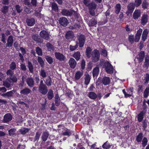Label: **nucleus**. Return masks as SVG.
Listing matches in <instances>:
<instances>
[{"instance_id": "obj_1", "label": "nucleus", "mask_w": 149, "mask_h": 149, "mask_svg": "<svg viewBox=\"0 0 149 149\" xmlns=\"http://www.w3.org/2000/svg\"><path fill=\"white\" fill-rule=\"evenodd\" d=\"M83 3L88 7L90 14L92 16L95 15V10L97 8V5L90 0H83Z\"/></svg>"}, {"instance_id": "obj_2", "label": "nucleus", "mask_w": 149, "mask_h": 149, "mask_svg": "<svg viewBox=\"0 0 149 149\" xmlns=\"http://www.w3.org/2000/svg\"><path fill=\"white\" fill-rule=\"evenodd\" d=\"M38 88L39 93L43 95L46 94L48 92V87L42 80H41Z\"/></svg>"}, {"instance_id": "obj_3", "label": "nucleus", "mask_w": 149, "mask_h": 149, "mask_svg": "<svg viewBox=\"0 0 149 149\" xmlns=\"http://www.w3.org/2000/svg\"><path fill=\"white\" fill-rule=\"evenodd\" d=\"M100 54L99 51L95 49L93 52L91 57L92 61L93 63H96L99 60Z\"/></svg>"}, {"instance_id": "obj_4", "label": "nucleus", "mask_w": 149, "mask_h": 149, "mask_svg": "<svg viewBox=\"0 0 149 149\" xmlns=\"http://www.w3.org/2000/svg\"><path fill=\"white\" fill-rule=\"evenodd\" d=\"M108 9L107 11L104 13L106 17H104L103 20L100 22L101 25H103L107 23L108 21V18L107 17V16H109L110 14V9L111 8V6L110 5L107 6Z\"/></svg>"}, {"instance_id": "obj_5", "label": "nucleus", "mask_w": 149, "mask_h": 149, "mask_svg": "<svg viewBox=\"0 0 149 149\" xmlns=\"http://www.w3.org/2000/svg\"><path fill=\"white\" fill-rule=\"evenodd\" d=\"M78 40L79 42V46L80 47H83L85 43L86 37L84 35L81 34L78 37Z\"/></svg>"}, {"instance_id": "obj_6", "label": "nucleus", "mask_w": 149, "mask_h": 149, "mask_svg": "<svg viewBox=\"0 0 149 149\" xmlns=\"http://www.w3.org/2000/svg\"><path fill=\"white\" fill-rule=\"evenodd\" d=\"M104 65H106L105 70L107 73L109 74H112L113 72V68L111 65L108 61L105 62Z\"/></svg>"}, {"instance_id": "obj_7", "label": "nucleus", "mask_w": 149, "mask_h": 149, "mask_svg": "<svg viewBox=\"0 0 149 149\" xmlns=\"http://www.w3.org/2000/svg\"><path fill=\"white\" fill-rule=\"evenodd\" d=\"M147 110L146 108H143V110L140 111V113L137 116L138 120L139 122H141L143 120L144 116L146 113Z\"/></svg>"}, {"instance_id": "obj_8", "label": "nucleus", "mask_w": 149, "mask_h": 149, "mask_svg": "<svg viewBox=\"0 0 149 149\" xmlns=\"http://www.w3.org/2000/svg\"><path fill=\"white\" fill-rule=\"evenodd\" d=\"M135 4L134 3H131L129 4L127 6V10L126 12L127 15L131 14L134 9Z\"/></svg>"}, {"instance_id": "obj_9", "label": "nucleus", "mask_w": 149, "mask_h": 149, "mask_svg": "<svg viewBox=\"0 0 149 149\" xmlns=\"http://www.w3.org/2000/svg\"><path fill=\"white\" fill-rule=\"evenodd\" d=\"M40 35L42 38L45 40H48L49 38V34L46 31L44 30L41 31L40 32Z\"/></svg>"}, {"instance_id": "obj_10", "label": "nucleus", "mask_w": 149, "mask_h": 149, "mask_svg": "<svg viewBox=\"0 0 149 149\" xmlns=\"http://www.w3.org/2000/svg\"><path fill=\"white\" fill-rule=\"evenodd\" d=\"M59 22L61 25L64 26H66L69 23L67 19L65 17L60 18Z\"/></svg>"}, {"instance_id": "obj_11", "label": "nucleus", "mask_w": 149, "mask_h": 149, "mask_svg": "<svg viewBox=\"0 0 149 149\" xmlns=\"http://www.w3.org/2000/svg\"><path fill=\"white\" fill-rule=\"evenodd\" d=\"M55 55L56 58L60 61H64L65 58V56L63 54L59 52H55Z\"/></svg>"}, {"instance_id": "obj_12", "label": "nucleus", "mask_w": 149, "mask_h": 149, "mask_svg": "<svg viewBox=\"0 0 149 149\" xmlns=\"http://www.w3.org/2000/svg\"><path fill=\"white\" fill-rule=\"evenodd\" d=\"M145 56V53L144 51H141L138 54L137 59L139 63L142 62L144 60Z\"/></svg>"}, {"instance_id": "obj_13", "label": "nucleus", "mask_w": 149, "mask_h": 149, "mask_svg": "<svg viewBox=\"0 0 149 149\" xmlns=\"http://www.w3.org/2000/svg\"><path fill=\"white\" fill-rule=\"evenodd\" d=\"M141 13L140 10H136L133 14V19L135 20L138 19L141 16Z\"/></svg>"}, {"instance_id": "obj_14", "label": "nucleus", "mask_w": 149, "mask_h": 149, "mask_svg": "<svg viewBox=\"0 0 149 149\" xmlns=\"http://www.w3.org/2000/svg\"><path fill=\"white\" fill-rule=\"evenodd\" d=\"M148 15L147 14H143L141 19V23L143 25H145L148 22Z\"/></svg>"}, {"instance_id": "obj_15", "label": "nucleus", "mask_w": 149, "mask_h": 149, "mask_svg": "<svg viewBox=\"0 0 149 149\" xmlns=\"http://www.w3.org/2000/svg\"><path fill=\"white\" fill-rule=\"evenodd\" d=\"M149 33V31L147 29H145L143 30L141 36L142 41L144 42L146 39Z\"/></svg>"}, {"instance_id": "obj_16", "label": "nucleus", "mask_w": 149, "mask_h": 149, "mask_svg": "<svg viewBox=\"0 0 149 149\" xmlns=\"http://www.w3.org/2000/svg\"><path fill=\"white\" fill-rule=\"evenodd\" d=\"M12 117L11 114L8 113L6 114L3 117V122L7 123L10 121L12 119Z\"/></svg>"}, {"instance_id": "obj_17", "label": "nucleus", "mask_w": 149, "mask_h": 149, "mask_svg": "<svg viewBox=\"0 0 149 149\" xmlns=\"http://www.w3.org/2000/svg\"><path fill=\"white\" fill-rule=\"evenodd\" d=\"M74 37V34L72 31H67L65 35V38L67 40L72 39Z\"/></svg>"}, {"instance_id": "obj_18", "label": "nucleus", "mask_w": 149, "mask_h": 149, "mask_svg": "<svg viewBox=\"0 0 149 149\" xmlns=\"http://www.w3.org/2000/svg\"><path fill=\"white\" fill-rule=\"evenodd\" d=\"M61 13L64 16H71L73 12L68 10L64 9L62 10Z\"/></svg>"}, {"instance_id": "obj_19", "label": "nucleus", "mask_w": 149, "mask_h": 149, "mask_svg": "<svg viewBox=\"0 0 149 149\" xmlns=\"http://www.w3.org/2000/svg\"><path fill=\"white\" fill-rule=\"evenodd\" d=\"M3 85L8 88H9L11 87L12 81H10L8 78H7L6 80L3 82Z\"/></svg>"}, {"instance_id": "obj_20", "label": "nucleus", "mask_w": 149, "mask_h": 149, "mask_svg": "<svg viewBox=\"0 0 149 149\" xmlns=\"http://www.w3.org/2000/svg\"><path fill=\"white\" fill-rule=\"evenodd\" d=\"M69 63L71 68L74 69L75 67L76 63L74 58H70L69 60Z\"/></svg>"}, {"instance_id": "obj_21", "label": "nucleus", "mask_w": 149, "mask_h": 149, "mask_svg": "<svg viewBox=\"0 0 149 149\" xmlns=\"http://www.w3.org/2000/svg\"><path fill=\"white\" fill-rule=\"evenodd\" d=\"M26 22L28 26H31L35 24V20L33 18H28L26 19Z\"/></svg>"}, {"instance_id": "obj_22", "label": "nucleus", "mask_w": 149, "mask_h": 149, "mask_svg": "<svg viewBox=\"0 0 149 149\" xmlns=\"http://www.w3.org/2000/svg\"><path fill=\"white\" fill-rule=\"evenodd\" d=\"M110 82V80L109 77H105L103 78L102 83L104 85H109Z\"/></svg>"}, {"instance_id": "obj_23", "label": "nucleus", "mask_w": 149, "mask_h": 149, "mask_svg": "<svg viewBox=\"0 0 149 149\" xmlns=\"http://www.w3.org/2000/svg\"><path fill=\"white\" fill-rule=\"evenodd\" d=\"M100 72L99 68L98 67H95L93 68L92 74L93 77L96 78L98 76Z\"/></svg>"}, {"instance_id": "obj_24", "label": "nucleus", "mask_w": 149, "mask_h": 149, "mask_svg": "<svg viewBox=\"0 0 149 149\" xmlns=\"http://www.w3.org/2000/svg\"><path fill=\"white\" fill-rule=\"evenodd\" d=\"M26 83L30 87H33L34 85V80L32 77L28 78L26 81Z\"/></svg>"}, {"instance_id": "obj_25", "label": "nucleus", "mask_w": 149, "mask_h": 149, "mask_svg": "<svg viewBox=\"0 0 149 149\" xmlns=\"http://www.w3.org/2000/svg\"><path fill=\"white\" fill-rule=\"evenodd\" d=\"M143 135L142 132H140L136 136V141L138 143L140 142L143 139Z\"/></svg>"}, {"instance_id": "obj_26", "label": "nucleus", "mask_w": 149, "mask_h": 149, "mask_svg": "<svg viewBox=\"0 0 149 149\" xmlns=\"http://www.w3.org/2000/svg\"><path fill=\"white\" fill-rule=\"evenodd\" d=\"M88 97L91 99L95 100L97 97V95L93 92H89L88 95Z\"/></svg>"}, {"instance_id": "obj_27", "label": "nucleus", "mask_w": 149, "mask_h": 149, "mask_svg": "<svg viewBox=\"0 0 149 149\" xmlns=\"http://www.w3.org/2000/svg\"><path fill=\"white\" fill-rule=\"evenodd\" d=\"M54 92L51 89H49L47 92V97L49 100H52L54 97Z\"/></svg>"}, {"instance_id": "obj_28", "label": "nucleus", "mask_w": 149, "mask_h": 149, "mask_svg": "<svg viewBox=\"0 0 149 149\" xmlns=\"http://www.w3.org/2000/svg\"><path fill=\"white\" fill-rule=\"evenodd\" d=\"M31 92V90L30 89L27 88H25L20 91V93L21 94L26 95L30 93Z\"/></svg>"}, {"instance_id": "obj_29", "label": "nucleus", "mask_w": 149, "mask_h": 149, "mask_svg": "<svg viewBox=\"0 0 149 149\" xmlns=\"http://www.w3.org/2000/svg\"><path fill=\"white\" fill-rule=\"evenodd\" d=\"M92 49L90 47H87L85 53L87 57L90 58L91 57Z\"/></svg>"}, {"instance_id": "obj_30", "label": "nucleus", "mask_w": 149, "mask_h": 149, "mask_svg": "<svg viewBox=\"0 0 149 149\" xmlns=\"http://www.w3.org/2000/svg\"><path fill=\"white\" fill-rule=\"evenodd\" d=\"M45 84L47 86H51L52 83V78L50 76H48L45 81Z\"/></svg>"}, {"instance_id": "obj_31", "label": "nucleus", "mask_w": 149, "mask_h": 149, "mask_svg": "<svg viewBox=\"0 0 149 149\" xmlns=\"http://www.w3.org/2000/svg\"><path fill=\"white\" fill-rule=\"evenodd\" d=\"M83 74V73L82 72L79 71L76 72L74 78L76 80H78L82 76Z\"/></svg>"}, {"instance_id": "obj_32", "label": "nucleus", "mask_w": 149, "mask_h": 149, "mask_svg": "<svg viewBox=\"0 0 149 149\" xmlns=\"http://www.w3.org/2000/svg\"><path fill=\"white\" fill-rule=\"evenodd\" d=\"M49 135V133L47 132H44L42 134V138L43 141H45L47 139Z\"/></svg>"}, {"instance_id": "obj_33", "label": "nucleus", "mask_w": 149, "mask_h": 149, "mask_svg": "<svg viewBox=\"0 0 149 149\" xmlns=\"http://www.w3.org/2000/svg\"><path fill=\"white\" fill-rule=\"evenodd\" d=\"M28 67L29 70L31 73H33V66L31 62L28 61Z\"/></svg>"}, {"instance_id": "obj_34", "label": "nucleus", "mask_w": 149, "mask_h": 149, "mask_svg": "<svg viewBox=\"0 0 149 149\" xmlns=\"http://www.w3.org/2000/svg\"><path fill=\"white\" fill-rule=\"evenodd\" d=\"M8 6L5 5L3 6L1 9V11L3 14H6L8 12Z\"/></svg>"}, {"instance_id": "obj_35", "label": "nucleus", "mask_w": 149, "mask_h": 149, "mask_svg": "<svg viewBox=\"0 0 149 149\" xmlns=\"http://www.w3.org/2000/svg\"><path fill=\"white\" fill-rule=\"evenodd\" d=\"M121 9V6L120 3L117 4L115 6V13L118 14Z\"/></svg>"}, {"instance_id": "obj_36", "label": "nucleus", "mask_w": 149, "mask_h": 149, "mask_svg": "<svg viewBox=\"0 0 149 149\" xmlns=\"http://www.w3.org/2000/svg\"><path fill=\"white\" fill-rule=\"evenodd\" d=\"M38 61L42 68L44 67L45 62L41 57L38 56L37 58Z\"/></svg>"}, {"instance_id": "obj_37", "label": "nucleus", "mask_w": 149, "mask_h": 149, "mask_svg": "<svg viewBox=\"0 0 149 149\" xmlns=\"http://www.w3.org/2000/svg\"><path fill=\"white\" fill-rule=\"evenodd\" d=\"M73 56L77 61H79L80 58L81 54L80 52L79 51L75 52L73 54Z\"/></svg>"}, {"instance_id": "obj_38", "label": "nucleus", "mask_w": 149, "mask_h": 149, "mask_svg": "<svg viewBox=\"0 0 149 149\" xmlns=\"http://www.w3.org/2000/svg\"><path fill=\"white\" fill-rule=\"evenodd\" d=\"M84 83L86 85H88L90 81L91 77L90 75L88 74H87L86 75L85 77Z\"/></svg>"}, {"instance_id": "obj_39", "label": "nucleus", "mask_w": 149, "mask_h": 149, "mask_svg": "<svg viewBox=\"0 0 149 149\" xmlns=\"http://www.w3.org/2000/svg\"><path fill=\"white\" fill-rule=\"evenodd\" d=\"M32 38L34 41L38 43H41L42 42L40 38H38V35L35 34L33 35L32 36Z\"/></svg>"}, {"instance_id": "obj_40", "label": "nucleus", "mask_w": 149, "mask_h": 149, "mask_svg": "<svg viewBox=\"0 0 149 149\" xmlns=\"http://www.w3.org/2000/svg\"><path fill=\"white\" fill-rule=\"evenodd\" d=\"M46 46L48 50L49 51H51V50L54 51V50L55 48L54 46L49 42L47 43Z\"/></svg>"}, {"instance_id": "obj_41", "label": "nucleus", "mask_w": 149, "mask_h": 149, "mask_svg": "<svg viewBox=\"0 0 149 149\" xmlns=\"http://www.w3.org/2000/svg\"><path fill=\"white\" fill-rule=\"evenodd\" d=\"M36 51L38 56H42V55L43 52L42 49L39 47H36Z\"/></svg>"}, {"instance_id": "obj_42", "label": "nucleus", "mask_w": 149, "mask_h": 149, "mask_svg": "<svg viewBox=\"0 0 149 149\" xmlns=\"http://www.w3.org/2000/svg\"><path fill=\"white\" fill-rule=\"evenodd\" d=\"M108 141H107L102 145L103 148L105 149H109L111 148V145L110 143H108Z\"/></svg>"}, {"instance_id": "obj_43", "label": "nucleus", "mask_w": 149, "mask_h": 149, "mask_svg": "<svg viewBox=\"0 0 149 149\" xmlns=\"http://www.w3.org/2000/svg\"><path fill=\"white\" fill-rule=\"evenodd\" d=\"M40 76L42 77V78H45L47 77V74L45 71L43 69H41L39 71Z\"/></svg>"}, {"instance_id": "obj_44", "label": "nucleus", "mask_w": 149, "mask_h": 149, "mask_svg": "<svg viewBox=\"0 0 149 149\" xmlns=\"http://www.w3.org/2000/svg\"><path fill=\"white\" fill-rule=\"evenodd\" d=\"M72 134V131L69 129H67L65 132L62 133L63 135L69 137Z\"/></svg>"}, {"instance_id": "obj_45", "label": "nucleus", "mask_w": 149, "mask_h": 149, "mask_svg": "<svg viewBox=\"0 0 149 149\" xmlns=\"http://www.w3.org/2000/svg\"><path fill=\"white\" fill-rule=\"evenodd\" d=\"M29 129L26 127H23L19 130V132L23 135L25 134L26 133L29 132Z\"/></svg>"}, {"instance_id": "obj_46", "label": "nucleus", "mask_w": 149, "mask_h": 149, "mask_svg": "<svg viewBox=\"0 0 149 149\" xmlns=\"http://www.w3.org/2000/svg\"><path fill=\"white\" fill-rule=\"evenodd\" d=\"M143 96L145 98H147L149 94V84L148 87L146 88L143 93Z\"/></svg>"}, {"instance_id": "obj_47", "label": "nucleus", "mask_w": 149, "mask_h": 149, "mask_svg": "<svg viewBox=\"0 0 149 149\" xmlns=\"http://www.w3.org/2000/svg\"><path fill=\"white\" fill-rule=\"evenodd\" d=\"M45 58L49 64H52L53 62V58L50 56H46Z\"/></svg>"}, {"instance_id": "obj_48", "label": "nucleus", "mask_w": 149, "mask_h": 149, "mask_svg": "<svg viewBox=\"0 0 149 149\" xmlns=\"http://www.w3.org/2000/svg\"><path fill=\"white\" fill-rule=\"evenodd\" d=\"M14 7L17 13H20L22 12V9L20 6L19 5L17 4L14 6Z\"/></svg>"}, {"instance_id": "obj_49", "label": "nucleus", "mask_w": 149, "mask_h": 149, "mask_svg": "<svg viewBox=\"0 0 149 149\" xmlns=\"http://www.w3.org/2000/svg\"><path fill=\"white\" fill-rule=\"evenodd\" d=\"M52 9L55 12H58V8L57 4L54 3L52 5Z\"/></svg>"}, {"instance_id": "obj_50", "label": "nucleus", "mask_w": 149, "mask_h": 149, "mask_svg": "<svg viewBox=\"0 0 149 149\" xmlns=\"http://www.w3.org/2000/svg\"><path fill=\"white\" fill-rule=\"evenodd\" d=\"M8 78L10 81H11L12 83H16L17 81V79L16 76L15 75H13V76Z\"/></svg>"}, {"instance_id": "obj_51", "label": "nucleus", "mask_w": 149, "mask_h": 149, "mask_svg": "<svg viewBox=\"0 0 149 149\" xmlns=\"http://www.w3.org/2000/svg\"><path fill=\"white\" fill-rule=\"evenodd\" d=\"M144 83L145 84H147L148 83L149 81V74L146 73L145 75L144 79Z\"/></svg>"}, {"instance_id": "obj_52", "label": "nucleus", "mask_w": 149, "mask_h": 149, "mask_svg": "<svg viewBox=\"0 0 149 149\" xmlns=\"http://www.w3.org/2000/svg\"><path fill=\"white\" fill-rule=\"evenodd\" d=\"M144 65L145 67H148L149 65V56L145 58Z\"/></svg>"}, {"instance_id": "obj_53", "label": "nucleus", "mask_w": 149, "mask_h": 149, "mask_svg": "<svg viewBox=\"0 0 149 149\" xmlns=\"http://www.w3.org/2000/svg\"><path fill=\"white\" fill-rule=\"evenodd\" d=\"M141 141L142 146L143 147H144L147 144L148 140L147 138L145 137H143Z\"/></svg>"}, {"instance_id": "obj_54", "label": "nucleus", "mask_w": 149, "mask_h": 149, "mask_svg": "<svg viewBox=\"0 0 149 149\" xmlns=\"http://www.w3.org/2000/svg\"><path fill=\"white\" fill-rule=\"evenodd\" d=\"M78 43L76 42V45L75 46H72L70 45L69 46L70 50L72 51H73L76 49L78 47Z\"/></svg>"}, {"instance_id": "obj_55", "label": "nucleus", "mask_w": 149, "mask_h": 149, "mask_svg": "<svg viewBox=\"0 0 149 149\" xmlns=\"http://www.w3.org/2000/svg\"><path fill=\"white\" fill-rule=\"evenodd\" d=\"M90 24L91 26H93L96 25L97 23V21L95 19L93 18L92 19L90 20L89 21Z\"/></svg>"}, {"instance_id": "obj_56", "label": "nucleus", "mask_w": 149, "mask_h": 149, "mask_svg": "<svg viewBox=\"0 0 149 149\" xmlns=\"http://www.w3.org/2000/svg\"><path fill=\"white\" fill-rule=\"evenodd\" d=\"M13 93L12 91H10L4 94L3 96L4 97L6 96L8 97H10L13 96Z\"/></svg>"}, {"instance_id": "obj_57", "label": "nucleus", "mask_w": 149, "mask_h": 149, "mask_svg": "<svg viewBox=\"0 0 149 149\" xmlns=\"http://www.w3.org/2000/svg\"><path fill=\"white\" fill-rule=\"evenodd\" d=\"M9 66L10 69L12 70H14L16 68V65L14 61L12 62Z\"/></svg>"}, {"instance_id": "obj_58", "label": "nucleus", "mask_w": 149, "mask_h": 149, "mask_svg": "<svg viewBox=\"0 0 149 149\" xmlns=\"http://www.w3.org/2000/svg\"><path fill=\"white\" fill-rule=\"evenodd\" d=\"M128 40L129 41L131 44L133 43L134 42V38L133 35H129L128 36Z\"/></svg>"}, {"instance_id": "obj_59", "label": "nucleus", "mask_w": 149, "mask_h": 149, "mask_svg": "<svg viewBox=\"0 0 149 149\" xmlns=\"http://www.w3.org/2000/svg\"><path fill=\"white\" fill-rule=\"evenodd\" d=\"M148 2H147L146 0L143 1L142 4V8L144 9H147L148 8Z\"/></svg>"}, {"instance_id": "obj_60", "label": "nucleus", "mask_w": 149, "mask_h": 149, "mask_svg": "<svg viewBox=\"0 0 149 149\" xmlns=\"http://www.w3.org/2000/svg\"><path fill=\"white\" fill-rule=\"evenodd\" d=\"M12 70L11 69L8 70L6 72L7 75L8 76H9L10 77L13 76L14 74L13 71H12Z\"/></svg>"}, {"instance_id": "obj_61", "label": "nucleus", "mask_w": 149, "mask_h": 149, "mask_svg": "<svg viewBox=\"0 0 149 149\" xmlns=\"http://www.w3.org/2000/svg\"><path fill=\"white\" fill-rule=\"evenodd\" d=\"M16 131V129L13 128L9 130H8L9 134L10 135H13L15 134Z\"/></svg>"}, {"instance_id": "obj_62", "label": "nucleus", "mask_w": 149, "mask_h": 149, "mask_svg": "<svg viewBox=\"0 0 149 149\" xmlns=\"http://www.w3.org/2000/svg\"><path fill=\"white\" fill-rule=\"evenodd\" d=\"M40 134L39 132H38L36 133L35 137H34V141H38L40 138Z\"/></svg>"}, {"instance_id": "obj_63", "label": "nucleus", "mask_w": 149, "mask_h": 149, "mask_svg": "<svg viewBox=\"0 0 149 149\" xmlns=\"http://www.w3.org/2000/svg\"><path fill=\"white\" fill-rule=\"evenodd\" d=\"M142 3V0H135L134 3L136 7L139 6Z\"/></svg>"}, {"instance_id": "obj_64", "label": "nucleus", "mask_w": 149, "mask_h": 149, "mask_svg": "<svg viewBox=\"0 0 149 149\" xmlns=\"http://www.w3.org/2000/svg\"><path fill=\"white\" fill-rule=\"evenodd\" d=\"M86 62L85 60L83 59H82L81 61V68L82 70H84L85 68Z\"/></svg>"}]
</instances>
